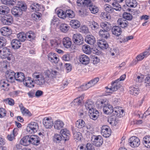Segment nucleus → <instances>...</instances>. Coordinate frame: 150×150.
I'll return each instance as SVG.
<instances>
[{
    "instance_id": "nucleus-23",
    "label": "nucleus",
    "mask_w": 150,
    "mask_h": 150,
    "mask_svg": "<svg viewBox=\"0 0 150 150\" xmlns=\"http://www.w3.org/2000/svg\"><path fill=\"white\" fill-rule=\"evenodd\" d=\"M101 27L103 30L109 31L112 28L111 24L109 22H102L100 24Z\"/></svg>"
},
{
    "instance_id": "nucleus-61",
    "label": "nucleus",
    "mask_w": 150,
    "mask_h": 150,
    "mask_svg": "<svg viewBox=\"0 0 150 150\" xmlns=\"http://www.w3.org/2000/svg\"><path fill=\"white\" fill-rule=\"evenodd\" d=\"M123 17L124 19H126V20L130 21L132 19L133 17L129 13H124L123 15Z\"/></svg>"
},
{
    "instance_id": "nucleus-2",
    "label": "nucleus",
    "mask_w": 150,
    "mask_h": 150,
    "mask_svg": "<svg viewBox=\"0 0 150 150\" xmlns=\"http://www.w3.org/2000/svg\"><path fill=\"white\" fill-rule=\"evenodd\" d=\"M39 126L37 123L32 122L28 125L26 128V130L29 134H32L36 132Z\"/></svg>"
},
{
    "instance_id": "nucleus-9",
    "label": "nucleus",
    "mask_w": 150,
    "mask_h": 150,
    "mask_svg": "<svg viewBox=\"0 0 150 150\" xmlns=\"http://www.w3.org/2000/svg\"><path fill=\"white\" fill-rule=\"evenodd\" d=\"M10 49L6 47H4L2 50H0V54L2 55L1 56L2 58H7L8 60H10V58L8 56L10 55Z\"/></svg>"
},
{
    "instance_id": "nucleus-13",
    "label": "nucleus",
    "mask_w": 150,
    "mask_h": 150,
    "mask_svg": "<svg viewBox=\"0 0 150 150\" xmlns=\"http://www.w3.org/2000/svg\"><path fill=\"white\" fill-rule=\"evenodd\" d=\"M11 12L12 14L16 17H20L23 13L21 8L18 6H16L12 8Z\"/></svg>"
},
{
    "instance_id": "nucleus-17",
    "label": "nucleus",
    "mask_w": 150,
    "mask_h": 150,
    "mask_svg": "<svg viewBox=\"0 0 150 150\" xmlns=\"http://www.w3.org/2000/svg\"><path fill=\"white\" fill-rule=\"evenodd\" d=\"M85 41L88 44L93 45L96 42V40L94 37L91 35H88L85 37Z\"/></svg>"
},
{
    "instance_id": "nucleus-5",
    "label": "nucleus",
    "mask_w": 150,
    "mask_h": 150,
    "mask_svg": "<svg viewBox=\"0 0 150 150\" xmlns=\"http://www.w3.org/2000/svg\"><path fill=\"white\" fill-rule=\"evenodd\" d=\"M43 124L47 129H50L53 126L54 123L52 119L50 117H45L43 120Z\"/></svg>"
},
{
    "instance_id": "nucleus-30",
    "label": "nucleus",
    "mask_w": 150,
    "mask_h": 150,
    "mask_svg": "<svg viewBox=\"0 0 150 150\" xmlns=\"http://www.w3.org/2000/svg\"><path fill=\"white\" fill-rule=\"evenodd\" d=\"M127 5L129 7L135 8L137 5V2L136 0H126Z\"/></svg>"
},
{
    "instance_id": "nucleus-14",
    "label": "nucleus",
    "mask_w": 150,
    "mask_h": 150,
    "mask_svg": "<svg viewBox=\"0 0 150 150\" xmlns=\"http://www.w3.org/2000/svg\"><path fill=\"white\" fill-rule=\"evenodd\" d=\"M62 43L64 47L67 49L71 47L72 45L71 39L68 37H65L63 38Z\"/></svg>"
},
{
    "instance_id": "nucleus-37",
    "label": "nucleus",
    "mask_w": 150,
    "mask_h": 150,
    "mask_svg": "<svg viewBox=\"0 0 150 150\" xmlns=\"http://www.w3.org/2000/svg\"><path fill=\"white\" fill-rule=\"evenodd\" d=\"M30 8L33 11H38L41 8L40 5L37 3H33L30 6Z\"/></svg>"
},
{
    "instance_id": "nucleus-11",
    "label": "nucleus",
    "mask_w": 150,
    "mask_h": 150,
    "mask_svg": "<svg viewBox=\"0 0 150 150\" xmlns=\"http://www.w3.org/2000/svg\"><path fill=\"white\" fill-rule=\"evenodd\" d=\"M60 133L62 137V140L65 142L69 140L70 136L69 131L67 129H62Z\"/></svg>"
},
{
    "instance_id": "nucleus-27",
    "label": "nucleus",
    "mask_w": 150,
    "mask_h": 150,
    "mask_svg": "<svg viewBox=\"0 0 150 150\" xmlns=\"http://www.w3.org/2000/svg\"><path fill=\"white\" fill-rule=\"evenodd\" d=\"M21 42L17 39H13L11 42L12 47L14 49L19 48L21 46Z\"/></svg>"
},
{
    "instance_id": "nucleus-39",
    "label": "nucleus",
    "mask_w": 150,
    "mask_h": 150,
    "mask_svg": "<svg viewBox=\"0 0 150 150\" xmlns=\"http://www.w3.org/2000/svg\"><path fill=\"white\" fill-rule=\"evenodd\" d=\"M69 28L70 27L67 24L65 23H62L59 27L60 30L64 33L67 32Z\"/></svg>"
},
{
    "instance_id": "nucleus-41",
    "label": "nucleus",
    "mask_w": 150,
    "mask_h": 150,
    "mask_svg": "<svg viewBox=\"0 0 150 150\" xmlns=\"http://www.w3.org/2000/svg\"><path fill=\"white\" fill-rule=\"evenodd\" d=\"M42 14L39 12H36L33 13L32 15V19L35 21L39 20L41 19Z\"/></svg>"
},
{
    "instance_id": "nucleus-4",
    "label": "nucleus",
    "mask_w": 150,
    "mask_h": 150,
    "mask_svg": "<svg viewBox=\"0 0 150 150\" xmlns=\"http://www.w3.org/2000/svg\"><path fill=\"white\" fill-rule=\"evenodd\" d=\"M83 38L81 34H75L73 35L72 40L77 45L82 44L83 42Z\"/></svg>"
},
{
    "instance_id": "nucleus-19",
    "label": "nucleus",
    "mask_w": 150,
    "mask_h": 150,
    "mask_svg": "<svg viewBox=\"0 0 150 150\" xmlns=\"http://www.w3.org/2000/svg\"><path fill=\"white\" fill-rule=\"evenodd\" d=\"M79 61L81 64L86 65L89 63L90 59L86 55H81L79 57Z\"/></svg>"
},
{
    "instance_id": "nucleus-54",
    "label": "nucleus",
    "mask_w": 150,
    "mask_h": 150,
    "mask_svg": "<svg viewBox=\"0 0 150 150\" xmlns=\"http://www.w3.org/2000/svg\"><path fill=\"white\" fill-rule=\"evenodd\" d=\"M89 9L91 11V13H97L98 11V8L96 6H93L92 4L89 5Z\"/></svg>"
},
{
    "instance_id": "nucleus-45",
    "label": "nucleus",
    "mask_w": 150,
    "mask_h": 150,
    "mask_svg": "<svg viewBox=\"0 0 150 150\" xmlns=\"http://www.w3.org/2000/svg\"><path fill=\"white\" fill-rule=\"evenodd\" d=\"M62 140V138L60 134H54L53 137L54 142L59 143Z\"/></svg>"
},
{
    "instance_id": "nucleus-34",
    "label": "nucleus",
    "mask_w": 150,
    "mask_h": 150,
    "mask_svg": "<svg viewBox=\"0 0 150 150\" xmlns=\"http://www.w3.org/2000/svg\"><path fill=\"white\" fill-rule=\"evenodd\" d=\"M9 8L6 6L2 5L0 6V14L6 15L9 11Z\"/></svg>"
},
{
    "instance_id": "nucleus-58",
    "label": "nucleus",
    "mask_w": 150,
    "mask_h": 150,
    "mask_svg": "<svg viewBox=\"0 0 150 150\" xmlns=\"http://www.w3.org/2000/svg\"><path fill=\"white\" fill-rule=\"evenodd\" d=\"M3 100L6 104H8L10 105L13 106L14 104V100L12 98H6L4 99Z\"/></svg>"
},
{
    "instance_id": "nucleus-36",
    "label": "nucleus",
    "mask_w": 150,
    "mask_h": 150,
    "mask_svg": "<svg viewBox=\"0 0 150 150\" xmlns=\"http://www.w3.org/2000/svg\"><path fill=\"white\" fill-rule=\"evenodd\" d=\"M85 125V122L82 119L77 120L75 123V126L79 129H81Z\"/></svg>"
},
{
    "instance_id": "nucleus-57",
    "label": "nucleus",
    "mask_w": 150,
    "mask_h": 150,
    "mask_svg": "<svg viewBox=\"0 0 150 150\" xmlns=\"http://www.w3.org/2000/svg\"><path fill=\"white\" fill-rule=\"evenodd\" d=\"M66 14L67 17L70 18H73L75 16V14L74 12L70 9L67 10L66 11Z\"/></svg>"
},
{
    "instance_id": "nucleus-33",
    "label": "nucleus",
    "mask_w": 150,
    "mask_h": 150,
    "mask_svg": "<svg viewBox=\"0 0 150 150\" xmlns=\"http://www.w3.org/2000/svg\"><path fill=\"white\" fill-rule=\"evenodd\" d=\"M117 83V82H115V80L114 81L112 82L111 87L109 89V92L111 93V91H116L120 88L119 84H118Z\"/></svg>"
},
{
    "instance_id": "nucleus-22",
    "label": "nucleus",
    "mask_w": 150,
    "mask_h": 150,
    "mask_svg": "<svg viewBox=\"0 0 150 150\" xmlns=\"http://www.w3.org/2000/svg\"><path fill=\"white\" fill-rule=\"evenodd\" d=\"M0 31L2 35L4 36H8L11 33V30L8 27H4L1 28Z\"/></svg>"
},
{
    "instance_id": "nucleus-12",
    "label": "nucleus",
    "mask_w": 150,
    "mask_h": 150,
    "mask_svg": "<svg viewBox=\"0 0 150 150\" xmlns=\"http://www.w3.org/2000/svg\"><path fill=\"white\" fill-rule=\"evenodd\" d=\"M88 112L90 118L94 120L97 119L99 116V112L95 108L90 110Z\"/></svg>"
},
{
    "instance_id": "nucleus-28",
    "label": "nucleus",
    "mask_w": 150,
    "mask_h": 150,
    "mask_svg": "<svg viewBox=\"0 0 150 150\" xmlns=\"http://www.w3.org/2000/svg\"><path fill=\"white\" fill-rule=\"evenodd\" d=\"M97 44L98 46L103 50L107 49L108 47V44L104 40H99Z\"/></svg>"
},
{
    "instance_id": "nucleus-38",
    "label": "nucleus",
    "mask_w": 150,
    "mask_h": 150,
    "mask_svg": "<svg viewBox=\"0 0 150 150\" xmlns=\"http://www.w3.org/2000/svg\"><path fill=\"white\" fill-rule=\"evenodd\" d=\"M71 27L74 28H77L80 25V22L77 20H72L70 23Z\"/></svg>"
},
{
    "instance_id": "nucleus-21",
    "label": "nucleus",
    "mask_w": 150,
    "mask_h": 150,
    "mask_svg": "<svg viewBox=\"0 0 150 150\" xmlns=\"http://www.w3.org/2000/svg\"><path fill=\"white\" fill-rule=\"evenodd\" d=\"M117 24L120 27L123 28H127L128 25V23L123 18H120L117 21Z\"/></svg>"
},
{
    "instance_id": "nucleus-40",
    "label": "nucleus",
    "mask_w": 150,
    "mask_h": 150,
    "mask_svg": "<svg viewBox=\"0 0 150 150\" xmlns=\"http://www.w3.org/2000/svg\"><path fill=\"white\" fill-rule=\"evenodd\" d=\"M18 40L20 42H24L26 39V34L23 32L19 33L17 35Z\"/></svg>"
},
{
    "instance_id": "nucleus-8",
    "label": "nucleus",
    "mask_w": 150,
    "mask_h": 150,
    "mask_svg": "<svg viewBox=\"0 0 150 150\" xmlns=\"http://www.w3.org/2000/svg\"><path fill=\"white\" fill-rule=\"evenodd\" d=\"M2 23L4 25H9L12 24L13 18L11 15H5L1 19Z\"/></svg>"
},
{
    "instance_id": "nucleus-15",
    "label": "nucleus",
    "mask_w": 150,
    "mask_h": 150,
    "mask_svg": "<svg viewBox=\"0 0 150 150\" xmlns=\"http://www.w3.org/2000/svg\"><path fill=\"white\" fill-rule=\"evenodd\" d=\"M30 143L34 145H38L40 143V138L37 136L35 135H30Z\"/></svg>"
},
{
    "instance_id": "nucleus-16",
    "label": "nucleus",
    "mask_w": 150,
    "mask_h": 150,
    "mask_svg": "<svg viewBox=\"0 0 150 150\" xmlns=\"http://www.w3.org/2000/svg\"><path fill=\"white\" fill-rule=\"evenodd\" d=\"M30 135H26L22 138L20 141L21 144L24 146H28L30 144Z\"/></svg>"
},
{
    "instance_id": "nucleus-59",
    "label": "nucleus",
    "mask_w": 150,
    "mask_h": 150,
    "mask_svg": "<svg viewBox=\"0 0 150 150\" xmlns=\"http://www.w3.org/2000/svg\"><path fill=\"white\" fill-rule=\"evenodd\" d=\"M116 119L115 117L110 116L108 118V121L110 124L114 125L116 124Z\"/></svg>"
},
{
    "instance_id": "nucleus-24",
    "label": "nucleus",
    "mask_w": 150,
    "mask_h": 150,
    "mask_svg": "<svg viewBox=\"0 0 150 150\" xmlns=\"http://www.w3.org/2000/svg\"><path fill=\"white\" fill-rule=\"evenodd\" d=\"M112 33L116 36L120 35L122 33L121 29L119 26H115L112 28Z\"/></svg>"
},
{
    "instance_id": "nucleus-49",
    "label": "nucleus",
    "mask_w": 150,
    "mask_h": 150,
    "mask_svg": "<svg viewBox=\"0 0 150 150\" xmlns=\"http://www.w3.org/2000/svg\"><path fill=\"white\" fill-rule=\"evenodd\" d=\"M90 27L92 30L96 31L99 28V25L96 22L93 21L90 22Z\"/></svg>"
},
{
    "instance_id": "nucleus-3",
    "label": "nucleus",
    "mask_w": 150,
    "mask_h": 150,
    "mask_svg": "<svg viewBox=\"0 0 150 150\" xmlns=\"http://www.w3.org/2000/svg\"><path fill=\"white\" fill-rule=\"evenodd\" d=\"M92 143L96 146H100L103 143V139L100 135H93L91 137Z\"/></svg>"
},
{
    "instance_id": "nucleus-60",
    "label": "nucleus",
    "mask_w": 150,
    "mask_h": 150,
    "mask_svg": "<svg viewBox=\"0 0 150 150\" xmlns=\"http://www.w3.org/2000/svg\"><path fill=\"white\" fill-rule=\"evenodd\" d=\"M99 81V78L98 77H96L90 81L88 83L91 87L94 85L96 84Z\"/></svg>"
},
{
    "instance_id": "nucleus-20",
    "label": "nucleus",
    "mask_w": 150,
    "mask_h": 150,
    "mask_svg": "<svg viewBox=\"0 0 150 150\" xmlns=\"http://www.w3.org/2000/svg\"><path fill=\"white\" fill-rule=\"evenodd\" d=\"M112 106V105L106 103L103 108V110L104 113L107 114H110L112 113L113 111Z\"/></svg>"
},
{
    "instance_id": "nucleus-64",
    "label": "nucleus",
    "mask_w": 150,
    "mask_h": 150,
    "mask_svg": "<svg viewBox=\"0 0 150 150\" xmlns=\"http://www.w3.org/2000/svg\"><path fill=\"white\" fill-rule=\"evenodd\" d=\"M94 146L95 145H94L93 143L92 144L90 143L87 144L86 146L87 150H95Z\"/></svg>"
},
{
    "instance_id": "nucleus-63",
    "label": "nucleus",
    "mask_w": 150,
    "mask_h": 150,
    "mask_svg": "<svg viewBox=\"0 0 150 150\" xmlns=\"http://www.w3.org/2000/svg\"><path fill=\"white\" fill-rule=\"evenodd\" d=\"M91 87L88 83H87L83 84L79 88V90L81 91H85Z\"/></svg>"
},
{
    "instance_id": "nucleus-7",
    "label": "nucleus",
    "mask_w": 150,
    "mask_h": 150,
    "mask_svg": "<svg viewBox=\"0 0 150 150\" xmlns=\"http://www.w3.org/2000/svg\"><path fill=\"white\" fill-rule=\"evenodd\" d=\"M129 145L132 147H137L140 144L139 139L135 136H133L131 137L129 139Z\"/></svg>"
},
{
    "instance_id": "nucleus-1",
    "label": "nucleus",
    "mask_w": 150,
    "mask_h": 150,
    "mask_svg": "<svg viewBox=\"0 0 150 150\" xmlns=\"http://www.w3.org/2000/svg\"><path fill=\"white\" fill-rule=\"evenodd\" d=\"M51 74L49 71H45L44 73L35 71L33 74L32 77L34 79H38L35 80L38 85L42 86L49 80Z\"/></svg>"
},
{
    "instance_id": "nucleus-50",
    "label": "nucleus",
    "mask_w": 150,
    "mask_h": 150,
    "mask_svg": "<svg viewBox=\"0 0 150 150\" xmlns=\"http://www.w3.org/2000/svg\"><path fill=\"white\" fill-rule=\"evenodd\" d=\"M17 129H14L13 131V133L8 136L7 137L9 141H12L14 138V137L17 134Z\"/></svg>"
},
{
    "instance_id": "nucleus-62",
    "label": "nucleus",
    "mask_w": 150,
    "mask_h": 150,
    "mask_svg": "<svg viewBox=\"0 0 150 150\" xmlns=\"http://www.w3.org/2000/svg\"><path fill=\"white\" fill-rule=\"evenodd\" d=\"M113 112L112 113V115H113L115 117H120V110L118 108L115 107L113 108Z\"/></svg>"
},
{
    "instance_id": "nucleus-42",
    "label": "nucleus",
    "mask_w": 150,
    "mask_h": 150,
    "mask_svg": "<svg viewBox=\"0 0 150 150\" xmlns=\"http://www.w3.org/2000/svg\"><path fill=\"white\" fill-rule=\"evenodd\" d=\"M85 106L86 109L88 110L89 111L94 108H93V102L89 100L86 101L85 103Z\"/></svg>"
},
{
    "instance_id": "nucleus-53",
    "label": "nucleus",
    "mask_w": 150,
    "mask_h": 150,
    "mask_svg": "<svg viewBox=\"0 0 150 150\" xmlns=\"http://www.w3.org/2000/svg\"><path fill=\"white\" fill-rule=\"evenodd\" d=\"M1 1L4 4L12 6L15 4L16 0H1Z\"/></svg>"
},
{
    "instance_id": "nucleus-43",
    "label": "nucleus",
    "mask_w": 150,
    "mask_h": 150,
    "mask_svg": "<svg viewBox=\"0 0 150 150\" xmlns=\"http://www.w3.org/2000/svg\"><path fill=\"white\" fill-rule=\"evenodd\" d=\"M57 13L58 16L61 18L64 19L67 17L66 11H65L62 9H59L57 11Z\"/></svg>"
},
{
    "instance_id": "nucleus-25",
    "label": "nucleus",
    "mask_w": 150,
    "mask_h": 150,
    "mask_svg": "<svg viewBox=\"0 0 150 150\" xmlns=\"http://www.w3.org/2000/svg\"><path fill=\"white\" fill-rule=\"evenodd\" d=\"M19 107L20 108V110L22 114L24 115H28L29 116H31L32 115L29 110L24 107L22 103L19 105Z\"/></svg>"
},
{
    "instance_id": "nucleus-44",
    "label": "nucleus",
    "mask_w": 150,
    "mask_h": 150,
    "mask_svg": "<svg viewBox=\"0 0 150 150\" xmlns=\"http://www.w3.org/2000/svg\"><path fill=\"white\" fill-rule=\"evenodd\" d=\"M91 49L90 46L87 45H84L82 47L83 52L86 54H90L91 52Z\"/></svg>"
},
{
    "instance_id": "nucleus-48",
    "label": "nucleus",
    "mask_w": 150,
    "mask_h": 150,
    "mask_svg": "<svg viewBox=\"0 0 150 150\" xmlns=\"http://www.w3.org/2000/svg\"><path fill=\"white\" fill-rule=\"evenodd\" d=\"M130 93L134 96L138 95L139 93V89L138 88L134 87H131L129 88Z\"/></svg>"
},
{
    "instance_id": "nucleus-55",
    "label": "nucleus",
    "mask_w": 150,
    "mask_h": 150,
    "mask_svg": "<svg viewBox=\"0 0 150 150\" xmlns=\"http://www.w3.org/2000/svg\"><path fill=\"white\" fill-rule=\"evenodd\" d=\"M112 5L113 7V10L115 9L116 11H120L121 9V6L117 2H113Z\"/></svg>"
},
{
    "instance_id": "nucleus-31",
    "label": "nucleus",
    "mask_w": 150,
    "mask_h": 150,
    "mask_svg": "<svg viewBox=\"0 0 150 150\" xmlns=\"http://www.w3.org/2000/svg\"><path fill=\"white\" fill-rule=\"evenodd\" d=\"M108 31L100 29L99 32V35L101 38L107 39L110 36Z\"/></svg>"
},
{
    "instance_id": "nucleus-56",
    "label": "nucleus",
    "mask_w": 150,
    "mask_h": 150,
    "mask_svg": "<svg viewBox=\"0 0 150 150\" xmlns=\"http://www.w3.org/2000/svg\"><path fill=\"white\" fill-rule=\"evenodd\" d=\"M74 137L75 139L77 140H81L82 138V136L81 134L79 132H77L73 130Z\"/></svg>"
},
{
    "instance_id": "nucleus-18",
    "label": "nucleus",
    "mask_w": 150,
    "mask_h": 150,
    "mask_svg": "<svg viewBox=\"0 0 150 150\" xmlns=\"http://www.w3.org/2000/svg\"><path fill=\"white\" fill-rule=\"evenodd\" d=\"M53 125L55 129L60 130L63 127L64 124L62 121L58 120L54 121Z\"/></svg>"
},
{
    "instance_id": "nucleus-6",
    "label": "nucleus",
    "mask_w": 150,
    "mask_h": 150,
    "mask_svg": "<svg viewBox=\"0 0 150 150\" xmlns=\"http://www.w3.org/2000/svg\"><path fill=\"white\" fill-rule=\"evenodd\" d=\"M101 132L104 137H108L111 134V129L108 126L104 125L101 127Z\"/></svg>"
},
{
    "instance_id": "nucleus-51",
    "label": "nucleus",
    "mask_w": 150,
    "mask_h": 150,
    "mask_svg": "<svg viewBox=\"0 0 150 150\" xmlns=\"http://www.w3.org/2000/svg\"><path fill=\"white\" fill-rule=\"evenodd\" d=\"M50 43L51 45V46L52 47L54 48L58 47L60 45L59 42L55 39L51 40L50 41Z\"/></svg>"
},
{
    "instance_id": "nucleus-46",
    "label": "nucleus",
    "mask_w": 150,
    "mask_h": 150,
    "mask_svg": "<svg viewBox=\"0 0 150 150\" xmlns=\"http://www.w3.org/2000/svg\"><path fill=\"white\" fill-rule=\"evenodd\" d=\"M1 87L3 88V89L5 91H8L9 88L8 87L9 86V84L7 82L4 80L1 81Z\"/></svg>"
},
{
    "instance_id": "nucleus-32",
    "label": "nucleus",
    "mask_w": 150,
    "mask_h": 150,
    "mask_svg": "<svg viewBox=\"0 0 150 150\" xmlns=\"http://www.w3.org/2000/svg\"><path fill=\"white\" fill-rule=\"evenodd\" d=\"M143 143L145 147L150 148V136H145L143 139Z\"/></svg>"
},
{
    "instance_id": "nucleus-26",
    "label": "nucleus",
    "mask_w": 150,
    "mask_h": 150,
    "mask_svg": "<svg viewBox=\"0 0 150 150\" xmlns=\"http://www.w3.org/2000/svg\"><path fill=\"white\" fill-rule=\"evenodd\" d=\"M25 77L24 74L22 72H17L15 75V79L17 81L22 82L24 81Z\"/></svg>"
},
{
    "instance_id": "nucleus-29",
    "label": "nucleus",
    "mask_w": 150,
    "mask_h": 150,
    "mask_svg": "<svg viewBox=\"0 0 150 150\" xmlns=\"http://www.w3.org/2000/svg\"><path fill=\"white\" fill-rule=\"evenodd\" d=\"M5 74L8 79L12 80L14 78L15 79L16 73H15L13 71L9 70L7 71L6 72Z\"/></svg>"
},
{
    "instance_id": "nucleus-35",
    "label": "nucleus",
    "mask_w": 150,
    "mask_h": 150,
    "mask_svg": "<svg viewBox=\"0 0 150 150\" xmlns=\"http://www.w3.org/2000/svg\"><path fill=\"white\" fill-rule=\"evenodd\" d=\"M26 38L29 39L30 41H32L35 39V35L33 32L32 31H29L26 33Z\"/></svg>"
},
{
    "instance_id": "nucleus-52",
    "label": "nucleus",
    "mask_w": 150,
    "mask_h": 150,
    "mask_svg": "<svg viewBox=\"0 0 150 150\" xmlns=\"http://www.w3.org/2000/svg\"><path fill=\"white\" fill-rule=\"evenodd\" d=\"M59 18L55 16H54L51 20V24L52 25H56L57 26L59 23Z\"/></svg>"
},
{
    "instance_id": "nucleus-10",
    "label": "nucleus",
    "mask_w": 150,
    "mask_h": 150,
    "mask_svg": "<svg viewBox=\"0 0 150 150\" xmlns=\"http://www.w3.org/2000/svg\"><path fill=\"white\" fill-rule=\"evenodd\" d=\"M47 57L49 60L53 63H57L59 59L58 57V55L54 52L50 53L48 54Z\"/></svg>"
},
{
    "instance_id": "nucleus-47",
    "label": "nucleus",
    "mask_w": 150,
    "mask_h": 150,
    "mask_svg": "<svg viewBox=\"0 0 150 150\" xmlns=\"http://www.w3.org/2000/svg\"><path fill=\"white\" fill-rule=\"evenodd\" d=\"M107 103V102L106 101L104 100H102L96 103V106L99 109H101L102 108L103 109V107L105 105L106 103Z\"/></svg>"
}]
</instances>
